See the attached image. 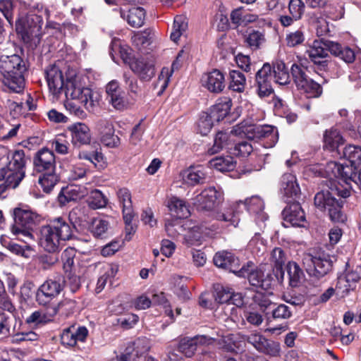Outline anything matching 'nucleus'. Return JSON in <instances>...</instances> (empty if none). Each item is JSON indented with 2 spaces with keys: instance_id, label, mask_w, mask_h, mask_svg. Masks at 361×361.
Segmentation results:
<instances>
[{
  "instance_id": "obj_1",
  "label": "nucleus",
  "mask_w": 361,
  "mask_h": 361,
  "mask_svg": "<svg viewBox=\"0 0 361 361\" xmlns=\"http://www.w3.org/2000/svg\"><path fill=\"white\" fill-rule=\"evenodd\" d=\"M73 228L63 218H55L49 224L41 227L39 245L47 252H58L62 247L63 242L73 238Z\"/></svg>"
},
{
  "instance_id": "obj_2",
  "label": "nucleus",
  "mask_w": 361,
  "mask_h": 361,
  "mask_svg": "<svg viewBox=\"0 0 361 361\" xmlns=\"http://www.w3.org/2000/svg\"><path fill=\"white\" fill-rule=\"evenodd\" d=\"M350 191L345 186H338L334 183L329 190L318 192L314 199L315 207L322 212H327L330 219L334 222H344L345 215L342 212L343 200L339 197H349Z\"/></svg>"
},
{
  "instance_id": "obj_3",
  "label": "nucleus",
  "mask_w": 361,
  "mask_h": 361,
  "mask_svg": "<svg viewBox=\"0 0 361 361\" xmlns=\"http://www.w3.org/2000/svg\"><path fill=\"white\" fill-rule=\"evenodd\" d=\"M27 68L25 61L18 55L1 56L0 72L4 84L16 93H20L25 88L24 73Z\"/></svg>"
},
{
  "instance_id": "obj_4",
  "label": "nucleus",
  "mask_w": 361,
  "mask_h": 361,
  "mask_svg": "<svg viewBox=\"0 0 361 361\" xmlns=\"http://www.w3.org/2000/svg\"><path fill=\"white\" fill-rule=\"evenodd\" d=\"M14 223L11 227V233L17 239L25 244L35 241L33 228L39 222L40 218L35 212L20 208L13 211Z\"/></svg>"
},
{
  "instance_id": "obj_5",
  "label": "nucleus",
  "mask_w": 361,
  "mask_h": 361,
  "mask_svg": "<svg viewBox=\"0 0 361 361\" xmlns=\"http://www.w3.org/2000/svg\"><path fill=\"white\" fill-rule=\"evenodd\" d=\"M8 164L0 169V180H6L7 185L16 188L25 177L26 158L22 149L10 152Z\"/></svg>"
},
{
  "instance_id": "obj_6",
  "label": "nucleus",
  "mask_w": 361,
  "mask_h": 361,
  "mask_svg": "<svg viewBox=\"0 0 361 361\" xmlns=\"http://www.w3.org/2000/svg\"><path fill=\"white\" fill-rule=\"evenodd\" d=\"M235 134H243L250 140H264V147L271 148L275 146L279 140V133L276 128L269 125H256L247 123H241L234 129Z\"/></svg>"
},
{
  "instance_id": "obj_7",
  "label": "nucleus",
  "mask_w": 361,
  "mask_h": 361,
  "mask_svg": "<svg viewBox=\"0 0 361 361\" xmlns=\"http://www.w3.org/2000/svg\"><path fill=\"white\" fill-rule=\"evenodd\" d=\"M43 19L40 15L29 13L20 16L16 21V31L25 43L37 40L42 35Z\"/></svg>"
},
{
  "instance_id": "obj_8",
  "label": "nucleus",
  "mask_w": 361,
  "mask_h": 361,
  "mask_svg": "<svg viewBox=\"0 0 361 361\" xmlns=\"http://www.w3.org/2000/svg\"><path fill=\"white\" fill-rule=\"evenodd\" d=\"M302 262L307 274L316 279L326 276L331 271L333 264L331 256L323 251L305 253Z\"/></svg>"
},
{
  "instance_id": "obj_9",
  "label": "nucleus",
  "mask_w": 361,
  "mask_h": 361,
  "mask_svg": "<svg viewBox=\"0 0 361 361\" xmlns=\"http://www.w3.org/2000/svg\"><path fill=\"white\" fill-rule=\"evenodd\" d=\"M66 94L79 101L89 111H93L99 104L98 94L92 89L82 87L76 78L67 82Z\"/></svg>"
},
{
  "instance_id": "obj_10",
  "label": "nucleus",
  "mask_w": 361,
  "mask_h": 361,
  "mask_svg": "<svg viewBox=\"0 0 361 361\" xmlns=\"http://www.w3.org/2000/svg\"><path fill=\"white\" fill-rule=\"evenodd\" d=\"M307 68L294 63L291 66V74L297 88L307 94V97H318L322 94L321 85L311 79Z\"/></svg>"
},
{
  "instance_id": "obj_11",
  "label": "nucleus",
  "mask_w": 361,
  "mask_h": 361,
  "mask_svg": "<svg viewBox=\"0 0 361 361\" xmlns=\"http://www.w3.org/2000/svg\"><path fill=\"white\" fill-rule=\"evenodd\" d=\"M221 190L214 187H208L191 199L192 204L200 212H211L223 202Z\"/></svg>"
},
{
  "instance_id": "obj_12",
  "label": "nucleus",
  "mask_w": 361,
  "mask_h": 361,
  "mask_svg": "<svg viewBox=\"0 0 361 361\" xmlns=\"http://www.w3.org/2000/svg\"><path fill=\"white\" fill-rule=\"evenodd\" d=\"M243 343L247 341L257 351L263 353L273 357H277L280 355L281 347L278 342L271 341L265 338L262 334L257 331H254L250 335H244ZM245 344H244V346Z\"/></svg>"
},
{
  "instance_id": "obj_13",
  "label": "nucleus",
  "mask_w": 361,
  "mask_h": 361,
  "mask_svg": "<svg viewBox=\"0 0 361 361\" xmlns=\"http://www.w3.org/2000/svg\"><path fill=\"white\" fill-rule=\"evenodd\" d=\"M328 42L322 39L314 40L312 45L306 51L310 61L320 71H327L334 65V63L329 60V51L326 45Z\"/></svg>"
},
{
  "instance_id": "obj_14",
  "label": "nucleus",
  "mask_w": 361,
  "mask_h": 361,
  "mask_svg": "<svg viewBox=\"0 0 361 361\" xmlns=\"http://www.w3.org/2000/svg\"><path fill=\"white\" fill-rule=\"evenodd\" d=\"M214 337L207 335H197L192 338H184L178 344V350L187 357L195 355L197 348L209 346L214 342Z\"/></svg>"
},
{
  "instance_id": "obj_15",
  "label": "nucleus",
  "mask_w": 361,
  "mask_h": 361,
  "mask_svg": "<svg viewBox=\"0 0 361 361\" xmlns=\"http://www.w3.org/2000/svg\"><path fill=\"white\" fill-rule=\"evenodd\" d=\"M96 130L102 144L110 148L119 146L121 140L115 135L114 126L111 121L106 119L99 120L96 124Z\"/></svg>"
},
{
  "instance_id": "obj_16",
  "label": "nucleus",
  "mask_w": 361,
  "mask_h": 361,
  "mask_svg": "<svg viewBox=\"0 0 361 361\" xmlns=\"http://www.w3.org/2000/svg\"><path fill=\"white\" fill-rule=\"evenodd\" d=\"M324 173L329 179L334 180L331 185L334 183L336 184L337 181L338 186H343L342 183L347 184L349 178L353 174V168L347 165L339 164L336 161H329L324 167Z\"/></svg>"
},
{
  "instance_id": "obj_17",
  "label": "nucleus",
  "mask_w": 361,
  "mask_h": 361,
  "mask_svg": "<svg viewBox=\"0 0 361 361\" xmlns=\"http://www.w3.org/2000/svg\"><path fill=\"white\" fill-rule=\"evenodd\" d=\"M131 71L143 81H149L155 75L154 62L149 58H137L130 62Z\"/></svg>"
},
{
  "instance_id": "obj_18",
  "label": "nucleus",
  "mask_w": 361,
  "mask_h": 361,
  "mask_svg": "<svg viewBox=\"0 0 361 361\" xmlns=\"http://www.w3.org/2000/svg\"><path fill=\"white\" fill-rule=\"evenodd\" d=\"M62 289L63 286L59 282L47 280L38 288L36 293V301L39 305L46 306L59 295Z\"/></svg>"
},
{
  "instance_id": "obj_19",
  "label": "nucleus",
  "mask_w": 361,
  "mask_h": 361,
  "mask_svg": "<svg viewBox=\"0 0 361 361\" xmlns=\"http://www.w3.org/2000/svg\"><path fill=\"white\" fill-rule=\"evenodd\" d=\"M213 260L216 267L228 269L237 276L245 274V269L242 267L239 268V259L231 252L227 251L219 252L216 253Z\"/></svg>"
},
{
  "instance_id": "obj_20",
  "label": "nucleus",
  "mask_w": 361,
  "mask_h": 361,
  "mask_svg": "<svg viewBox=\"0 0 361 361\" xmlns=\"http://www.w3.org/2000/svg\"><path fill=\"white\" fill-rule=\"evenodd\" d=\"M252 267L253 264L251 262L244 264L242 268L245 269V274L238 276L247 277L250 283L253 286L259 287L264 290L269 289L271 286V276L269 274L265 275L260 269L254 270Z\"/></svg>"
},
{
  "instance_id": "obj_21",
  "label": "nucleus",
  "mask_w": 361,
  "mask_h": 361,
  "mask_svg": "<svg viewBox=\"0 0 361 361\" xmlns=\"http://www.w3.org/2000/svg\"><path fill=\"white\" fill-rule=\"evenodd\" d=\"M258 94L260 97H268L273 92L271 80L274 78L269 63H264L256 73Z\"/></svg>"
},
{
  "instance_id": "obj_22",
  "label": "nucleus",
  "mask_w": 361,
  "mask_h": 361,
  "mask_svg": "<svg viewBox=\"0 0 361 361\" xmlns=\"http://www.w3.org/2000/svg\"><path fill=\"white\" fill-rule=\"evenodd\" d=\"M214 338V343L218 346V349L227 353H237L244 348L243 337L242 334H230L222 336L219 338Z\"/></svg>"
},
{
  "instance_id": "obj_23",
  "label": "nucleus",
  "mask_w": 361,
  "mask_h": 361,
  "mask_svg": "<svg viewBox=\"0 0 361 361\" xmlns=\"http://www.w3.org/2000/svg\"><path fill=\"white\" fill-rule=\"evenodd\" d=\"M33 164L38 172L55 171L56 160L53 151L47 147L41 149L35 154Z\"/></svg>"
},
{
  "instance_id": "obj_24",
  "label": "nucleus",
  "mask_w": 361,
  "mask_h": 361,
  "mask_svg": "<svg viewBox=\"0 0 361 361\" xmlns=\"http://www.w3.org/2000/svg\"><path fill=\"white\" fill-rule=\"evenodd\" d=\"M56 316V310L51 308L50 305H46L32 312L25 319V323L33 328H38L44 326L52 322Z\"/></svg>"
},
{
  "instance_id": "obj_25",
  "label": "nucleus",
  "mask_w": 361,
  "mask_h": 361,
  "mask_svg": "<svg viewBox=\"0 0 361 361\" xmlns=\"http://www.w3.org/2000/svg\"><path fill=\"white\" fill-rule=\"evenodd\" d=\"M202 82L203 86L213 93L221 92L226 86L224 74L219 69L204 74Z\"/></svg>"
},
{
  "instance_id": "obj_26",
  "label": "nucleus",
  "mask_w": 361,
  "mask_h": 361,
  "mask_svg": "<svg viewBox=\"0 0 361 361\" xmlns=\"http://www.w3.org/2000/svg\"><path fill=\"white\" fill-rule=\"evenodd\" d=\"M45 75L50 92L54 96H58L64 86L62 71L56 66L51 65L46 69Z\"/></svg>"
},
{
  "instance_id": "obj_27",
  "label": "nucleus",
  "mask_w": 361,
  "mask_h": 361,
  "mask_svg": "<svg viewBox=\"0 0 361 361\" xmlns=\"http://www.w3.org/2000/svg\"><path fill=\"white\" fill-rule=\"evenodd\" d=\"M281 192L286 202L295 200L300 195V188L295 175L284 173L281 180Z\"/></svg>"
},
{
  "instance_id": "obj_28",
  "label": "nucleus",
  "mask_w": 361,
  "mask_h": 361,
  "mask_svg": "<svg viewBox=\"0 0 361 361\" xmlns=\"http://www.w3.org/2000/svg\"><path fill=\"white\" fill-rule=\"evenodd\" d=\"M207 175V168L198 165L190 166L184 170L182 173V178L185 183L195 186L204 184L206 182Z\"/></svg>"
},
{
  "instance_id": "obj_29",
  "label": "nucleus",
  "mask_w": 361,
  "mask_h": 361,
  "mask_svg": "<svg viewBox=\"0 0 361 361\" xmlns=\"http://www.w3.org/2000/svg\"><path fill=\"white\" fill-rule=\"evenodd\" d=\"M283 219L286 223L293 226L303 227L306 222L303 209L298 203H293L288 205L283 211Z\"/></svg>"
},
{
  "instance_id": "obj_30",
  "label": "nucleus",
  "mask_w": 361,
  "mask_h": 361,
  "mask_svg": "<svg viewBox=\"0 0 361 361\" xmlns=\"http://www.w3.org/2000/svg\"><path fill=\"white\" fill-rule=\"evenodd\" d=\"M88 335L85 326H71L64 329L61 335V343L66 346H74L78 341L84 342Z\"/></svg>"
},
{
  "instance_id": "obj_31",
  "label": "nucleus",
  "mask_w": 361,
  "mask_h": 361,
  "mask_svg": "<svg viewBox=\"0 0 361 361\" xmlns=\"http://www.w3.org/2000/svg\"><path fill=\"white\" fill-rule=\"evenodd\" d=\"M116 196L122 207L123 220L129 226L134 217L131 192L128 188H121L117 190Z\"/></svg>"
},
{
  "instance_id": "obj_32",
  "label": "nucleus",
  "mask_w": 361,
  "mask_h": 361,
  "mask_svg": "<svg viewBox=\"0 0 361 361\" xmlns=\"http://www.w3.org/2000/svg\"><path fill=\"white\" fill-rule=\"evenodd\" d=\"M68 130L71 133V142L74 145L80 146L90 142V130L85 123H73L68 127Z\"/></svg>"
},
{
  "instance_id": "obj_33",
  "label": "nucleus",
  "mask_w": 361,
  "mask_h": 361,
  "mask_svg": "<svg viewBox=\"0 0 361 361\" xmlns=\"http://www.w3.org/2000/svg\"><path fill=\"white\" fill-rule=\"evenodd\" d=\"M120 14L132 27H140L145 23L146 12L141 7H132L128 11L121 8Z\"/></svg>"
},
{
  "instance_id": "obj_34",
  "label": "nucleus",
  "mask_w": 361,
  "mask_h": 361,
  "mask_svg": "<svg viewBox=\"0 0 361 361\" xmlns=\"http://www.w3.org/2000/svg\"><path fill=\"white\" fill-rule=\"evenodd\" d=\"M87 194V190L85 186L71 185L63 189L59 195V201L65 204L71 201H77L82 199Z\"/></svg>"
},
{
  "instance_id": "obj_35",
  "label": "nucleus",
  "mask_w": 361,
  "mask_h": 361,
  "mask_svg": "<svg viewBox=\"0 0 361 361\" xmlns=\"http://www.w3.org/2000/svg\"><path fill=\"white\" fill-rule=\"evenodd\" d=\"M248 212L255 216V221L264 222L267 219V215L264 212V202L259 196H252L247 199L243 203Z\"/></svg>"
},
{
  "instance_id": "obj_36",
  "label": "nucleus",
  "mask_w": 361,
  "mask_h": 361,
  "mask_svg": "<svg viewBox=\"0 0 361 361\" xmlns=\"http://www.w3.org/2000/svg\"><path fill=\"white\" fill-rule=\"evenodd\" d=\"M329 52L347 63H353L355 59L354 51L348 47L342 46L339 43L328 42L326 44Z\"/></svg>"
},
{
  "instance_id": "obj_37",
  "label": "nucleus",
  "mask_w": 361,
  "mask_h": 361,
  "mask_svg": "<svg viewBox=\"0 0 361 361\" xmlns=\"http://www.w3.org/2000/svg\"><path fill=\"white\" fill-rule=\"evenodd\" d=\"M324 148L330 151L338 152V148L344 143V139L340 132L334 128L326 130L324 133Z\"/></svg>"
},
{
  "instance_id": "obj_38",
  "label": "nucleus",
  "mask_w": 361,
  "mask_h": 361,
  "mask_svg": "<svg viewBox=\"0 0 361 361\" xmlns=\"http://www.w3.org/2000/svg\"><path fill=\"white\" fill-rule=\"evenodd\" d=\"M264 31L248 30L245 35V42L252 50H257L265 43Z\"/></svg>"
},
{
  "instance_id": "obj_39",
  "label": "nucleus",
  "mask_w": 361,
  "mask_h": 361,
  "mask_svg": "<svg viewBox=\"0 0 361 361\" xmlns=\"http://www.w3.org/2000/svg\"><path fill=\"white\" fill-rule=\"evenodd\" d=\"M272 73L276 83L286 85L290 83V78L288 68L282 61H276L273 64Z\"/></svg>"
},
{
  "instance_id": "obj_40",
  "label": "nucleus",
  "mask_w": 361,
  "mask_h": 361,
  "mask_svg": "<svg viewBox=\"0 0 361 361\" xmlns=\"http://www.w3.org/2000/svg\"><path fill=\"white\" fill-rule=\"evenodd\" d=\"M343 155L350 163V166L354 169V171L361 168V147L349 145L344 148Z\"/></svg>"
},
{
  "instance_id": "obj_41",
  "label": "nucleus",
  "mask_w": 361,
  "mask_h": 361,
  "mask_svg": "<svg viewBox=\"0 0 361 361\" xmlns=\"http://www.w3.org/2000/svg\"><path fill=\"white\" fill-rule=\"evenodd\" d=\"M228 79V88L231 90L239 93L244 92L246 87V78L243 73L237 70H231L229 72Z\"/></svg>"
},
{
  "instance_id": "obj_42",
  "label": "nucleus",
  "mask_w": 361,
  "mask_h": 361,
  "mask_svg": "<svg viewBox=\"0 0 361 361\" xmlns=\"http://www.w3.org/2000/svg\"><path fill=\"white\" fill-rule=\"evenodd\" d=\"M110 228L109 221L102 218H95L90 226L91 233L95 238H106Z\"/></svg>"
},
{
  "instance_id": "obj_43",
  "label": "nucleus",
  "mask_w": 361,
  "mask_h": 361,
  "mask_svg": "<svg viewBox=\"0 0 361 361\" xmlns=\"http://www.w3.org/2000/svg\"><path fill=\"white\" fill-rule=\"evenodd\" d=\"M289 283L292 287H298L302 282L304 273L300 266L295 262H289L287 264Z\"/></svg>"
},
{
  "instance_id": "obj_44",
  "label": "nucleus",
  "mask_w": 361,
  "mask_h": 361,
  "mask_svg": "<svg viewBox=\"0 0 361 361\" xmlns=\"http://www.w3.org/2000/svg\"><path fill=\"white\" fill-rule=\"evenodd\" d=\"M211 167L219 171H231L235 167V161L231 156L217 157L209 161Z\"/></svg>"
},
{
  "instance_id": "obj_45",
  "label": "nucleus",
  "mask_w": 361,
  "mask_h": 361,
  "mask_svg": "<svg viewBox=\"0 0 361 361\" xmlns=\"http://www.w3.org/2000/svg\"><path fill=\"white\" fill-rule=\"evenodd\" d=\"M231 107V100L219 102L214 105L208 114L210 115V117L214 120V121L219 122L229 114Z\"/></svg>"
},
{
  "instance_id": "obj_46",
  "label": "nucleus",
  "mask_w": 361,
  "mask_h": 361,
  "mask_svg": "<svg viewBox=\"0 0 361 361\" xmlns=\"http://www.w3.org/2000/svg\"><path fill=\"white\" fill-rule=\"evenodd\" d=\"M235 297H240V294H235L232 288L223 286L221 284L214 286V298L215 300L219 303L227 302Z\"/></svg>"
},
{
  "instance_id": "obj_47",
  "label": "nucleus",
  "mask_w": 361,
  "mask_h": 361,
  "mask_svg": "<svg viewBox=\"0 0 361 361\" xmlns=\"http://www.w3.org/2000/svg\"><path fill=\"white\" fill-rule=\"evenodd\" d=\"M49 305L51 308L56 310V315L59 314L63 317H69L75 310L76 302L71 299L65 298L58 304H51Z\"/></svg>"
},
{
  "instance_id": "obj_48",
  "label": "nucleus",
  "mask_w": 361,
  "mask_h": 361,
  "mask_svg": "<svg viewBox=\"0 0 361 361\" xmlns=\"http://www.w3.org/2000/svg\"><path fill=\"white\" fill-rule=\"evenodd\" d=\"M108 202L106 197L99 190H92L87 199L88 206L93 209H101L106 207Z\"/></svg>"
},
{
  "instance_id": "obj_49",
  "label": "nucleus",
  "mask_w": 361,
  "mask_h": 361,
  "mask_svg": "<svg viewBox=\"0 0 361 361\" xmlns=\"http://www.w3.org/2000/svg\"><path fill=\"white\" fill-rule=\"evenodd\" d=\"M169 209L180 219L187 218L190 211L185 202L178 197H172L169 203Z\"/></svg>"
},
{
  "instance_id": "obj_50",
  "label": "nucleus",
  "mask_w": 361,
  "mask_h": 361,
  "mask_svg": "<svg viewBox=\"0 0 361 361\" xmlns=\"http://www.w3.org/2000/svg\"><path fill=\"white\" fill-rule=\"evenodd\" d=\"M43 174L39 178V183L43 190L49 193L59 181V177L54 171L42 172Z\"/></svg>"
},
{
  "instance_id": "obj_51",
  "label": "nucleus",
  "mask_w": 361,
  "mask_h": 361,
  "mask_svg": "<svg viewBox=\"0 0 361 361\" xmlns=\"http://www.w3.org/2000/svg\"><path fill=\"white\" fill-rule=\"evenodd\" d=\"M342 275L356 286L357 282L361 279V267L355 265L352 262L348 260L345 263V270Z\"/></svg>"
},
{
  "instance_id": "obj_52",
  "label": "nucleus",
  "mask_w": 361,
  "mask_h": 361,
  "mask_svg": "<svg viewBox=\"0 0 361 361\" xmlns=\"http://www.w3.org/2000/svg\"><path fill=\"white\" fill-rule=\"evenodd\" d=\"M230 137L231 134L226 132H218L215 136L214 145L212 147L209 149L208 152L210 154H214L226 147L230 142Z\"/></svg>"
},
{
  "instance_id": "obj_53",
  "label": "nucleus",
  "mask_w": 361,
  "mask_h": 361,
  "mask_svg": "<svg viewBox=\"0 0 361 361\" xmlns=\"http://www.w3.org/2000/svg\"><path fill=\"white\" fill-rule=\"evenodd\" d=\"M356 286L350 283L347 278L342 274L339 275L335 288L336 294L339 297L344 298L350 290H353Z\"/></svg>"
},
{
  "instance_id": "obj_54",
  "label": "nucleus",
  "mask_w": 361,
  "mask_h": 361,
  "mask_svg": "<svg viewBox=\"0 0 361 361\" xmlns=\"http://www.w3.org/2000/svg\"><path fill=\"white\" fill-rule=\"evenodd\" d=\"M111 54L112 58H114V52H118L121 55V59L123 60L125 63H129L130 60V49L128 46H123L121 44V42L118 39L114 38L112 39L111 45Z\"/></svg>"
},
{
  "instance_id": "obj_55",
  "label": "nucleus",
  "mask_w": 361,
  "mask_h": 361,
  "mask_svg": "<svg viewBox=\"0 0 361 361\" xmlns=\"http://www.w3.org/2000/svg\"><path fill=\"white\" fill-rule=\"evenodd\" d=\"M215 218L218 221L226 222L228 226H236L239 223V218L232 208L224 209L217 212Z\"/></svg>"
},
{
  "instance_id": "obj_56",
  "label": "nucleus",
  "mask_w": 361,
  "mask_h": 361,
  "mask_svg": "<svg viewBox=\"0 0 361 361\" xmlns=\"http://www.w3.org/2000/svg\"><path fill=\"white\" fill-rule=\"evenodd\" d=\"M4 246L13 254L28 258L34 251L30 243L26 244L24 247L15 243L8 242Z\"/></svg>"
},
{
  "instance_id": "obj_57",
  "label": "nucleus",
  "mask_w": 361,
  "mask_h": 361,
  "mask_svg": "<svg viewBox=\"0 0 361 361\" xmlns=\"http://www.w3.org/2000/svg\"><path fill=\"white\" fill-rule=\"evenodd\" d=\"M214 120L207 112H203L197 122V132L202 135H207L211 130Z\"/></svg>"
},
{
  "instance_id": "obj_58",
  "label": "nucleus",
  "mask_w": 361,
  "mask_h": 361,
  "mask_svg": "<svg viewBox=\"0 0 361 361\" xmlns=\"http://www.w3.org/2000/svg\"><path fill=\"white\" fill-rule=\"evenodd\" d=\"M187 23L185 21L182 16H176L174 18L173 31L171 33V39L173 42H176L182 33L187 28Z\"/></svg>"
},
{
  "instance_id": "obj_59",
  "label": "nucleus",
  "mask_w": 361,
  "mask_h": 361,
  "mask_svg": "<svg viewBox=\"0 0 361 361\" xmlns=\"http://www.w3.org/2000/svg\"><path fill=\"white\" fill-rule=\"evenodd\" d=\"M20 127V124L12 126L8 122L0 123V140H8L15 137Z\"/></svg>"
},
{
  "instance_id": "obj_60",
  "label": "nucleus",
  "mask_w": 361,
  "mask_h": 361,
  "mask_svg": "<svg viewBox=\"0 0 361 361\" xmlns=\"http://www.w3.org/2000/svg\"><path fill=\"white\" fill-rule=\"evenodd\" d=\"M14 2L13 0H0V12L11 25L13 23Z\"/></svg>"
},
{
  "instance_id": "obj_61",
  "label": "nucleus",
  "mask_w": 361,
  "mask_h": 361,
  "mask_svg": "<svg viewBox=\"0 0 361 361\" xmlns=\"http://www.w3.org/2000/svg\"><path fill=\"white\" fill-rule=\"evenodd\" d=\"M118 271L117 266H110L108 267L106 272L101 276L97 283L95 290L97 293H100L105 287L106 282L109 278H113L116 276Z\"/></svg>"
},
{
  "instance_id": "obj_62",
  "label": "nucleus",
  "mask_w": 361,
  "mask_h": 361,
  "mask_svg": "<svg viewBox=\"0 0 361 361\" xmlns=\"http://www.w3.org/2000/svg\"><path fill=\"white\" fill-rule=\"evenodd\" d=\"M151 33L149 30L137 32L132 37V42L139 49L148 45L151 40Z\"/></svg>"
},
{
  "instance_id": "obj_63",
  "label": "nucleus",
  "mask_w": 361,
  "mask_h": 361,
  "mask_svg": "<svg viewBox=\"0 0 361 361\" xmlns=\"http://www.w3.org/2000/svg\"><path fill=\"white\" fill-rule=\"evenodd\" d=\"M270 260L277 269H282L286 262L284 251L281 247H275L271 252Z\"/></svg>"
},
{
  "instance_id": "obj_64",
  "label": "nucleus",
  "mask_w": 361,
  "mask_h": 361,
  "mask_svg": "<svg viewBox=\"0 0 361 361\" xmlns=\"http://www.w3.org/2000/svg\"><path fill=\"white\" fill-rule=\"evenodd\" d=\"M288 9L295 20L300 19L305 11V4L302 0H290Z\"/></svg>"
}]
</instances>
